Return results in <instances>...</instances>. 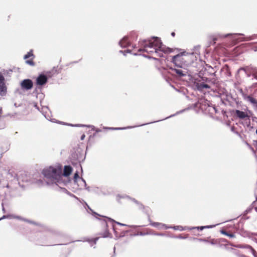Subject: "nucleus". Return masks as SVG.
Returning a JSON list of instances; mask_svg holds the SVG:
<instances>
[{
  "mask_svg": "<svg viewBox=\"0 0 257 257\" xmlns=\"http://www.w3.org/2000/svg\"><path fill=\"white\" fill-rule=\"evenodd\" d=\"M62 166L57 165L45 168L42 172L46 181L48 184H56L61 189L69 182L67 177L72 171V168L70 166H65L64 168L63 174H62Z\"/></svg>",
  "mask_w": 257,
  "mask_h": 257,
  "instance_id": "1",
  "label": "nucleus"
},
{
  "mask_svg": "<svg viewBox=\"0 0 257 257\" xmlns=\"http://www.w3.org/2000/svg\"><path fill=\"white\" fill-rule=\"evenodd\" d=\"M142 48L138 50V52H145L149 54H155L157 56L163 57L164 53H169L172 50L164 45L158 37H153L148 40H144L140 42Z\"/></svg>",
  "mask_w": 257,
  "mask_h": 257,
  "instance_id": "2",
  "label": "nucleus"
},
{
  "mask_svg": "<svg viewBox=\"0 0 257 257\" xmlns=\"http://www.w3.org/2000/svg\"><path fill=\"white\" fill-rule=\"evenodd\" d=\"M190 55H185V53H180L172 58V62L177 68H171L179 76H186L188 71L186 67L190 63L188 60Z\"/></svg>",
  "mask_w": 257,
  "mask_h": 257,
  "instance_id": "3",
  "label": "nucleus"
},
{
  "mask_svg": "<svg viewBox=\"0 0 257 257\" xmlns=\"http://www.w3.org/2000/svg\"><path fill=\"white\" fill-rule=\"evenodd\" d=\"M7 88L4 76L0 72V95L3 96L7 94Z\"/></svg>",
  "mask_w": 257,
  "mask_h": 257,
  "instance_id": "4",
  "label": "nucleus"
},
{
  "mask_svg": "<svg viewBox=\"0 0 257 257\" xmlns=\"http://www.w3.org/2000/svg\"><path fill=\"white\" fill-rule=\"evenodd\" d=\"M240 70L244 71L248 76L250 75V74H252L254 78L257 79V68L250 65L244 68H242Z\"/></svg>",
  "mask_w": 257,
  "mask_h": 257,
  "instance_id": "5",
  "label": "nucleus"
},
{
  "mask_svg": "<svg viewBox=\"0 0 257 257\" xmlns=\"http://www.w3.org/2000/svg\"><path fill=\"white\" fill-rule=\"evenodd\" d=\"M20 85L23 90H28L33 87V83L31 80L27 79L22 81Z\"/></svg>",
  "mask_w": 257,
  "mask_h": 257,
  "instance_id": "6",
  "label": "nucleus"
},
{
  "mask_svg": "<svg viewBox=\"0 0 257 257\" xmlns=\"http://www.w3.org/2000/svg\"><path fill=\"white\" fill-rule=\"evenodd\" d=\"M34 56L33 54V51L31 50L24 57V59L26 60V63L31 66L34 65V63L33 61Z\"/></svg>",
  "mask_w": 257,
  "mask_h": 257,
  "instance_id": "7",
  "label": "nucleus"
},
{
  "mask_svg": "<svg viewBox=\"0 0 257 257\" xmlns=\"http://www.w3.org/2000/svg\"><path fill=\"white\" fill-rule=\"evenodd\" d=\"M235 113V115L240 119H244L246 117H249L248 113H250V111H248V112H246L239 110H236Z\"/></svg>",
  "mask_w": 257,
  "mask_h": 257,
  "instance_id": "8",
  "label": "nucleus"
},
{
  "mask_svg": "<svg viewBox=\"0 0 257 257\" xmlns=\"http://www.w3.org/2000/svg\"><path fill=\"white\" fill-rule=\"evenodd\" d=\"M37 84L39 85H43L45 84L47 81V77L41 74L37 78Z\"/></svg>",
  "mask_w": 257,
  "mask_h": 257,
  "instance_id": "9",
  "label": "nucleus"
},
{
  "mask_svg": "<svg viewBox=\"0 0 257 257\" xmlns=\"http://www.w3.org/2000/svg\"><path fill=\"white\" fill-rule=\"evenodd\" d=\"M151 225L159 229L171 228V226H168L165 224L158 222H153Z\"/></svg>",
  "mask_w": 257,
  "mask_h": 257,
  "instance_id": "10",
  "label": "nucleus"
},
{
  "mask_svg": "<svg viewBox=\"0 0 257 257\" xmlns=\"http://www.w3.org/2000/svg\"><path fill=\"white\" fill-rule=\"evenodd\" d=\"M128 38L127 37H124L122 38V40H121L119 41V44L120 47H121L122 48H124L128 46L130 44V41H128Z\"/></svg>",
  "mask_w": 257,
  "mask_h": 257,
  "instance_id": "11",
  "label": "nucleus"
},
{
  "mask_svg": "<svg viewBox=\"0 0 257 257\" xmlns=\"http://www.w3.org/2000/svg\"><path fill=\"white\" fill-rule=\"evenodd\" d=\"M244 99L245 100H246L247 101H248L250 103H251L254 106H257V100H256L255 98H253L251 96H249V95L244 96Z\"/></svg>",
  "mask_w": 257,
  "mask_h": 257,
  "instance_id": "12",
  "label": "nucleus"
},
{
  "mask_svg": "<svg viewBox=\"0 0 257 257\" xmlns=\"http://www.w3.org/2000/svg\"><path fill=\"white\" fill-rule=\"evenodd\" d=\"M197 89L199 91H202L204 89H209L210 88V86L206 84H204L203 83H197L195 85Z\"/></svg>",
  "mask_w": 257,
  "mask_h": 257,
  "instance_id": "13",
  "label": "nucleus"
},
{
  "mask_svg": "<svg viewBox=\"0 0 257 257\" xmlns=\"http://www.w3.org/2000/svg\"><path fill=\"white\" fill-rule=\"evenodd\" d=\"M216 225H206V226H197V227H193L191 228H188L189 229H197L198 230H202L203 229L205 228H211L214 227H215Z\"/></svg>",
  "mask_w": 257,
  "mask_h": 257,
  "instance_id": "14",
  "label": "nucleus"
},
{
  "mask_svg": "<svg viewBox=\"0 0 257 257\" xmlns=\"http://www.w3.org/2000/svg\"><path fill=\"white\" fill-rule=\"evenodd\" d=\"M83 206L84 208L86 209V210L88 213H91L93 215L96 216H99V215L96 212H94L90 207L89 206L85 203L84 202V204H83Z\"/></svg>",
  "mask_w": 257,
  "mask_h": 257,
  "instance_id": "15",
  "label": "nucleus"
},
{
  "mask_svg": "<svg viewBox=\"0 0 257 257\" xmlns=\"http://www.w3.org/2000/svg\"><path fill=\"white\" fill-rule=\"evenodd\" d=\"M98 239L97 238L94 239H86L85 238H83V241H88L91 246H93L94 244H96V241ZM82 241V240H81Z\"/></svg>",
  "mask_w": 257,
  "mask_h": 257,
  "instance_id": "16",
  "label": "nucleus"
},
{
  "mask_svg": "<svg viewBox=\"0 0 257 257\" xmlns=\"http://www.w3.org/2000/svg\"><path fill=\"white\" fill-rule=\"evenodd\" d=\"M220 232H221V233H222L225 235L228 236V237H229L230 238H233V237H235V235L234 234L229 233L227 232H226V231L223 230H221Z\"/></svg>",
  "mask_w": 257,
  "mask_h": 257,
  "instance_id": "17",
  "label": "nucleus"
},
{
  "mask_svg": "<svg viewBox=\"0 0 257 257\" xmlns=\"http://www.w3.org/2000/svg\"><path fill=\"white\" fill-rule=\"evenodd\" d=\"M171 228H173L175 230H178L180 231H183L187 229L186 227H183L180 225L174 226V227H171ZM187 229H188V228H187Z\"/></svg>",
  "mask_w": 257,
  "mask_h": 257,
  "instance_id": "18",
  "label": "nucleus"
},
{
  "mask_svg": "<svg viewBox=\"0 0 257 257\" xmlns=\"http://www.w3.org/2000/svg\"><path fill=\"white\" fill-rule=\"evenodd\" d=\"M132 200L137 204V205L138 206V208L140 209H142L144 208V206L141 203L137 201L136 199H132Z\"/></svg>",
  "mask_w": 257,
  "mask_h": 257,
  "instance_id": "19",
  "label": "nucleus"
},
{
  "mask_svg": "<svg viewBox=\"0 0 257 257\" xmlns=\"http://www.w3.org/2000/svg\"><path fill=\"white\" fill-rule=\"evenodd\" d=\"M246 247H248L249 249H250V250L252 255L254 257H257V253L256 252L255 250L251 246H250V245H246Z\"/></svg>",
  "mask_w": 257,
  "mask_h": 257,
  "instance_id": "20",
  "label": "nucleus"
},
{
  "mask_svg": "<svg viewBox=\"0 0 257 257\" xmlns=\"http://www.w3.org/2000/svg\"><path fill=\"white\" fill-rule=\"evenodd\" d=\"M19 218V217H16L13 215H4L3 217L0 218V220L6 219V218Z\"/></svg>",
  "mask_w": 257,
  "mask_h": 257,
  "instance_id": "21",
  "label": "nucleus"
},
{
  "mask_svg": "<svg viewBox=\"0 0 257 257\" xmlns=\"http://www.w3.org/2000/svg\"><path fill=\"white\" fill-rule=\"evenodd\" d=\"M59 123H60V124H64V125H69V126H77V127H79V124H71V123H65V122H62V121H59Z\"/></svg>",
  "mask_w": 257,
  "mask_h": 257,
  "instance_id": "22",
  "label": "nucleus"
},
{
  "mask_svg": "<svg viewBox=\"0 0 257 257\" xmlns=\"http://www.w3.org/2000/svg\"><path fill=\"white\" fill-rule=\"evenodd\" d=\"M236 35H243V34H231V33H229V34H227L225 35H223V36H222V37H228L229 36H233V39H235V36H236Z\"/></svg>",
  "mask_w": 257,
  "mask_h": 257,
  "instance_id": "23",
  "label": "nucleus"
},
{
  "mask_svg": "<svg viewBox=\"0 0 257 257\" xmlns=\"http://www.w3.org/2000/svg\"><path fill=\"white\" fill-rule=\"evenodd\" d=\"M132 127H132V126H128L127 127H109V128H108V129L118 130H124V129L132 128Z\"/></svg>",
  "mask_w": 257,
  "mask_h": 257,
  "instance_id": "24",
  "label": "nucleus"
},
{
  "mask_svg": "<svg viewBox=\"0 0 257 257\" xmlns=\"http://www.w3.org/2000/svg\"><path fill=\"white\" fill-rule=\"evenodd\" d=\"M253 36H250V37H246L245 38H243V39H241L240 41H250V40H252L253 38Z\"/></svg>",
  "mask_w": 257,
  "mask_h": 257,
  "instance_id": "25",
  "label": "nucleus"
},
{
  "mask_svg": "<svg viewBox=\"0 0 257 257\" xmlns=\"http://www.w3.org/2000/svg\"><path fill=\"white\" fill-rule=\"evenodd\" d=\"M246 245H243L238 244L237 245H234V246L238 247V248H248V247H246Z\"/></svg>",
  "mask_w": 257,
  "mask_h": 257,
  "instance_id": "26",
  "label": "nucleus"
},
{
  "mask_svg": "<svg viewBox=\"0 0 257 257\" xmlns=\"http://www.w3.org/2000/svg\"><path fill=\"white\" fill-rule=\"evenodd\" d=\"M106 219L108 220V221H110V222H113L114 221L109 218H108V217H105V220H104V224L106 226H107V221H106Z\"/></svg>",
  "mask_w": 257,
  "mask_h": 257,
  "instance_id": "27",
  "label": "nucleus"
},
{
  "mask_svg": "<svg viewBox=\"0 0 257 257\" xmlns=\"http://www.w3.org/2000/svg\"><path fill=\"white\" fill-rule=\"evenodd\" d=\"M78 177H79V176H78V172H76V173H75V174H74V179H74V182H76V179H77V178Z\"/></svg>",
  "mask_w": 257,
  "mask_h": 257,
  "instance_id": "28",
  "label": "nucleus"
},
{
  "mask_svg": "<svg viewBox=\"0 0 257 257\" xmlns=\"http://www.w3.org/2000/svg\"><path fill=\"white\" fill-rule=\"evenodd\" d=\"M208 242L211 244H215L217 243V241L215 239H212L211 240L209 241Z\"/></svg>",
  "mask_w": 257,
  "mask_h": 257,
  "instance_id": "29",
  "label": "nucleus"
},
{
  "mask_svg": "<svg viewBox=\"0 0 257 257\" xmlns=\"http://www.w3.org/2000/svg\"><path fill=\"white\" fill-rule=\"evenodd\" d=\"M187 237H188V235H186L185 236H179L177 237V238H179L180 239H185V238H187Z\"/></svg>",
  "mask_w": 257,
  "mask_h": 257,
  "instance_id": "30",
  "label": "nucleus"
},
{
  "mask_svg": "<svg viewBox=\"0 0 257 257\" xmlns=\"http://www.w3.org/2000/svg\"><path fill=\"white\" fill-rule=\"evenodd\" d=\"M86 126L89 127H92V129H93V128H94L93 126H90V125L86 126V125H82V124H81V127H86Z\"/></svg>",
  "mask_w": 257,
  "mask_h": 257,
  "instance_id": "31",
  "label": "nucleus"
},
{
  "mask_svg": "<svg viewBox=\"0 0 257 257\" xmlns=\"http://www.w3.org/2000/svg\"><path fill=\"white\" fill-rule=\"evenodd\" d=\"M81 181H82L83 182L84 186L85 187H86V183L85 181L82 177L81 178Z\"/></svg>",
  "mask_w": 257,
  "mask_h": 257,
  "instance_id": "32",
  "label": "nucleus"
},
{
  "mask_svg": "<svg viewBox=\"0 0 257 257\" xmlns=\"http://www.w3.org/2000/svg\"><path fill=\"white\" fill-rule=\"evenodd\" d=\"M116 224H119L120 225H122V226H126L127 225L126 224H122V223H119V222H115Z\"/></svg>",
  "mask_w": 257,
  "mask_h": 257,
  "instance_id": "33",
  "label": "nucleus"
},
{
  "mask_svg": "<svg viewBox=\"0 0 257 257\" xmlns=\"http://www.w3.org/2000/svg\"><path fill=\"white\" fill-rule=\"evenodd\" d=\"M194 239H197L198 240L200 241H203V240H205V239H202V238H194Z\"/></svg>",
  "mask_w": 257,
  "mask_h": 257,
  "instance_id": "34",
  "label": "nucleus"
},
{
  "mask_svg": "<svg viewBox=\"0 0 257 257\" xmlns=\"http://www.w3.org/2000/svg\"><path fill=\"white\" fill-rule=\"evenodd\" d=\"M84 137H85L84 135H81V140H83L84 139Z\"/></svg>",
  "mask_w": 257,
  "mask_h": 257,
  "instance_id": "35",
  "label": "nucleus"
},
{
  "mask_svg": "<svg viewBox=\"0 0 257 257\" xmlns=\"http://www.w3.org/2000/svg\"><path fill=\"white\" fill-rule=\"evenodd\" d=\"M116 197H117V200L118 201V200H119V199L121 198V197H120L119 195H117V196H116Z\"/></svg>",
  "mask_w": 257,
  "mask_h": 257,
  "instance_id": "36",
  "label": "nucleus"
},
{
  "mask_svg": "<svg viewBox=\"0 0 257 257\" xmlns=\"http://www.w3.org/2000/svg\"><path fill=\"white\" fill-rule=\"evenodd\" d=\"M86 190H87L88 191H90V188H89V187H86Z\"/></svg>",
  "mask_w": 257,
  "mask_h": 257,
  "instance_id": "37",
  "label": "nucleus"
},
{
  "mask_svg": "<svg viewBox=\"0 0 257 257\" xmlns=\"http://www.w3.org/2000/svg\"><path fill=\"white\" fill-rule=\"evenodd\" d=\"M122 198H127L130 199V198L128 196H122Z\"/></svg>",
  "mask_w": 257,
  "mask_h": 257,
  "instance_id": "38",
  "label": "nucleus"
},
{
  "mask_svg": "<svg viewBox=\"0 0 257 257\" xmlns=\"http://www.w3.org/2000/svg\"><path fill=\"white\" fill-rule=\"evenodd\" d=\"M171 35H172V36H175V33L174 32H172L171 33Z\"/></svg>",
  "mask_w": 257,
  "mask_h": 257,
  "instance_id": "39",
  "label": "nucleus"
},
{
  "mask_svg": "<svg viewBox=\"0 0 257 257\" xmlns=\"http://www.w3.org/2000/svg\"><path fill=\"white\" fill-rule=\"evenodd\" d=\"M203 242H208L209 241L206 240V239H205V240H203Z\"/></svg>",
  "mask_w": 257,
  "mask_h": 257,
  "instance_id": "40",
  "label": "nucleus"
},
{
  "mask_svg": "<svg viewBox=\"0 0 257 257\" xmlns=\"http://www.w3.org/2000/svg\"><path fill=\"white\" fill-rule=\"evenodd\" d=\"M3 211L4 212H5V208L4 207H3Z\"/></svg>",
  "mask_w": 257,
  "mask_h": 257,
  "instance_id": "41",
  "label": "nucleus"
},
{
  "mask_svg": "<svg viewBox=\"0 0 257 257\" xmlns=\"http://www.w3.org/2000/svg\"><path fill=\"white\" fill-rule=\"evenodd\" d=\"M157 235H163V234L162 233H159V234H157Z\"/></svg>",
  "mask_w": 257,
  "mask_h": 257,
  "instance_id": "42",
  "label": "nucleus"
},
{
  "mask_svg": "<svg viewBox=\"0 0 257 257\" xmlns=\"http://www.w3.org/2000/svg\"><path fill=\"white\" fill-rule=\"evenodd\" d=\"M240 257H245L244 255H240Z\"/></svg>",
  "mask_w": 257,
  "mask_h": 257,
  "instance_id": "43",
  "label": "nucleus"
},
{
  "mask_svg": "<svg viewBox=\"0 0 257 257\" xmlns=\"http://www.w3.org/2000/svg\"><path fill=\"white\" fill-rule=\"evenodd\" d=\"M126 52H127V53H130V52H131V51H130V50H127L126 51Z\"/></svg>",
  "mask_w": 257,
  "mask_h": 257,
  "instance_id": "44",
  "label": "nucleus"
},
{
  "mask_svg": "<svg viewBox=\"0 0 257 257\" xmlns=\"http://www.w3.org/2000/svg\"><path fill=\"white\" fill-rule=\"evenodd\" d=\"M133 54H134V55H137L138 54H137V53H133Z\"/></svg>",
  "mask_w": 257,
  "mask_h": 257,
  "instance_id": "45",
  "label": "nucleus"
},
{
  "mask_svg": "<svg viewBox=\"0 0 257 257\" xmlns=\"http://www.w3.org/2000/svg\"><path fill=\"white\" fill-rule=\"evenodd\" d=\"M107 236H108V235H104L103 237H107Z\"/></svg>",
  "mask_w": 257,
  "mask_h": 257,
  "instance_id": "46",
  "label": "nucleus"
},
{
  "mask_svg": "<svg viewBox=\"0 0 257 257\" xmlns=\"http://www.w3.org/2000/svg\"><path fill=\"white\" fill-rule=\"evenodd\" d=\"M212 108L216 111L215 108L214 107H212Z\"/></svg>",
  "mask_w": 257,
  "mask_h": 257,
  "instance_id": "47",
  "label": "nucleus"
},
{
  "mask_svg": "<svg viewBox=\"0 0 257 257\" xmlns=\"http://www.w3.org/2000/svg\"><path fill=\"white\" fill-rule=\"evenodd\" d=\"M174 115H170L169 117H168H168H172V116H173Z\"/></svg>",
  "mask_w": 257,
  "mask_h": 257,
  "instance_id": "48",
  "label": "nucleus"
},
{
  "mask_svg": "<svg viewBox=\"0 0 257 257\" xmlns=\"http://www.w3.org/2000/svg\"><path fill=\"white\" fill-rule=\"evenodd\" d=\"M256 135H257V130H256Z\"/></svg>",
  "mask_w": 257,
  "mask_h": 257,
  "instance_id": "49",
  "label": "nucleus"
}]
</instances>
